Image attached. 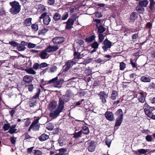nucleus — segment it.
<instances>
[{"instance_id": "obj_1", "label": "nucleus", "mask_w": 155, "mask_h": 155, "mask_svg": "<svg viewBox=\"0 0 155 155\" xmlns=\"http://www.w3.org/2000/svg\"><path fill=\"white\" fill-rule=\"evenodd\" d=\"M64 101L61 98H60L58 101V106L57 109L53 112L49 114L50 117L54 118L58 117L59 114L62 111L64 107Z\"/></svg>"}, {"instance_id": "obj_2", "label": "nucleus", "mask_w": 155, "mask_h": 155, "mask_svg": "<svg viewBox=\"0 0 155 155\" xmlns=\"http://www.w3.org/2000/svg\"><path fill=\"white\" fill-rule=\"evenodd\" d=\"M9 4L12 6L9 9V12L12 15L17 14L20 12L21 6L18 2L16 1L10 2Z\"/></svg>"}, {"instance_id": "obj_3", "label": "nucleus", "mask_w": 155, "mask_h": 155, "mask_svg": "<svg viewBox=\"0 0 155 155\" xmlns=\"http://www.w3.org/2000/svg\"><path fill=\"white\" fill-rule=\"evenodd\" d=\"M143 108L146 115L151 118L153 114L152 111L155 110V108L150 106L146 102L143 106Z\"/></svg>"}, {"instance_id": "obj_4", "label": "nucleus", "mask_w": 155, "mask_h": 155, "mask_svg": "<svg viewBox=\"0 0 155 155\" xmlns=\"http://www.w3.org/2000/svg\"><path fill=\"white\" fill-rule=\"evenodd\" d=\"M47 12L42 14L39 17L40 19H43V23L45 25H48L51 21V19Z\"/></svg>"}, {"instance_id": "obj_5", "label": "nucleus", "mask_w": 155, "mask_h": 155, "mask_svg": "<svg viewBox=\"0 0 155 155\" xmlns=\"http://www.w3.org/2000/svg\"><path fill=\"white\" fill-rule=\"evenodd\" d=\"M39 118L35 119L32 123L28 129V131H30L31 129L35 131L38 130L40 127V125L38 124Z\"/></svg>"}, {"instance_id": "obj_6", "label": "nucleus", "mask_w": 155, "mask_h": 155, "mask_svg": "<svg viewBox=\"0 0 155 155\" xmlns=\"http://www.w3.org/2000/svg\"><path fill=\"white\" fill-rule=\"evenodd\" d=\"M136 97L137 98L139 102L141 103H144L146 101L145 96L143 92H138L136 94Z\"/></svg>"}, {"instance_id": "obj_7", "label": "nucleus", "mask_w": 155, "mask_h": 155, "mask_svg": "<svg viewBox=\"0 0 155 155\" xmlns=\"http://www.w3.org/2000/svg\"><path fill=\"white\" fill-rule=\"evenodd\" d=\"M103 44L102 48L104 51H107L108 49L110 48L112 46V43L107 39H106L104 41Z\"/></svg>"}, {"instance_id": "obj_8", "label": "nucleus", "mask_w": 155, "mask_h": 155, "mask_svg": "<svg viewBox=\"0 0 155 155\" xmlns=\"http://www.w3.org/2000/svg\"><path fill=\"white\" fill-rule=\"evenodd\" d=\"M74 95L72 91H68L67 92L65 95L63 96L61 98L63 101H64L65 102H67L69 101L71 97Z\"/></svg>"}, {"instance_id": "obj_9", "label": "nucleus", "mask_w": 155, "mask_h": 155, "mask_svg": "<svg viewBox=\"0 0 155 155\" xmlns=\"http://www.w3.org/2000/svg\"><path fill=\"white\" fill-rule=\"evenodd\" d=\"M98 95L103 104H105L106 102V99L108 97V94L104 91H102L98 94Z\"/></svg>"}, {"instance_id": "obj_10", "label": "nucleus", "mask_w": 155, "mask_h": 155, "mask_svg": "<svg viewBox=\"0 0 155 155\" xmlns=\"http://www.w3.org/2000/svg\"><path fill=\"white\" fill-rule=\"evenodd\" d=\"M57 105V102L55 101H51L49 106V109L52 112L54 111Z\"/></svg>"}, {"instance_id": "obj_11", "label": "nucleus", "mask_w": 155, "mask_h": 155, "mask_svg": "<svg viewBox=\"0 0 155 155\" xmlns=\"http://www.w3.org/2000/svg\"><path fill=\"white\" fill-rule=\"evenodd\" d=\"M58 48L59 47L58 45L53 46L50 45L46 48V51L48 53H51L57 51Z\"/></svg>"}, {"instance_id": "obj_12", "label": "nucleus", "mask_w": 155, "mask_h": 155, "mask_svg": "<svg viewBox=\"0 0 155 155\" xmlns=\"http://www.w3.org/2000/svg\"><path fill=\"white\" fill-rule=\"evenodd\" d=\"M47 52V51H46V49L44 50L41 51L39 54V56L42 59H47L49 56Z\"/></svg>"}, {"instance_id": "obj_13", "label": "nucleus", "mask_w": 155, "mask_h": 155, "mask_svg": "<svg viewBox=\"0 0 155 155\" xmlns=\"http://www.w3.org/2000/svg\"><path fill=\"white\" fill-rule=\"evenodd\" d=\"M64 38L61 37L54 38L52 40L54 43L57 44H60L64 42Z\"/></svg>"}, {"instance_id": "obj_14", "label": "nucleus", "mask_w": 155, "mask_h": 155, "mask_svg": "<svg viewBox=\"0 0 155 155\" xmlns=\"http://www.w3.org/2000/svg\"><path fill=\"white\" fill-rule=\"evenodd\" d=\"M73 60H68L66 62L65 65L64 66L65 67L64 69L65 71L68 70L73 66L74 63Z\"/></svg>"}, {"instance_id": "obj_15", "label": "nucleus", "mask_w": 155, "mask_h": 155, "mask_svg": "<svg viewBox=\"0 0 155 155\" xmlns=\"http://www.w3.org/2000/svg\"><path fill=\"white\" fill-rule=\"evenodd\" d=\"M105 117L109 120L112 121L114 119V114L111 112L107 111L105 114Z\"/></svg>"}, {"instance_id": "obj_16", "label": "nucleus", "mask_w": 155, "mask_h": 155, "mask_svg": "<svg viewBox=\"0 0 155 155\" xmlns=\"http://www.w3.org/2000/svg\"><path fill=\"white\" fill-rule=\"evenodd\" d=\"M33 80V78L30 75H26L23 78V81L26 83H29Z\"/></svg>"}, {"instance_id": "obj_17", "label": "nucleus", "mask_w": 155, "mask_h": 155, "mask_svg": "<svg viewBox=\"0 0 155 155\" xmlns=\"http://www.w3.org/2000/svg\"><path fill=\"white\" fill-rule=\"evenodd\" d=\"M96 147L95 143L91 141L89 143L88 149V151L90 152H92L94 151Z\"/></svg>"}, {"instance_id": "obj_18", "label": "nucleus", "mask_w": 155, "mask_h": 155, "mask_svg": "<svg viewBox=\"0 0 155 155\" xmlns=\"http://www.w3.org/2000/svg\"><path fill=\"white\" fill-rule=\"evenodd\" d=\"M137 14L136 13L134 12L132 13L130 18V22H133L137 18Z\"/></svg>"}, {"instance_id": "obj_19", "label": "nucleus", "mask_w": 155, "mask_h": 155, "mask_svg": "<svg viewBox=\"0 0 155 155\" xmlns=\"http://www.w3.org/2000/svg\"><path fill=\"white\" fill-rule=\"evenodd\" d=\"M48 138L49 136L45 134H42L38 138L39 140L41 141L46 140L48 139Z\"/></svg>"}, {"instance_id": "obj_20", "label": "nucleus", "mask_w": 155, "mask_h": 155, "mask_svg": "<svg viewBox=\"0 0 155 155\" xmlns=\"http://www.w3.org/2000/svg\"><path fill=\"white\" fill-rule=\"evenodd\" d=\"M116 115L118 117L117 118H123V113L122 109H118L116 113Z\"/></svg>"}, {"instance_id": "obj_21", "label": "nucleus", "mask_w": 155, "mask_h": 155, "mask_svg": "<svg viewBox=\"0 0 155 155\" xmlns=\"http://www.w3.org/2000/svg\"><path fill=\"white\" fill-rule=\"evenodd\" d=\"M16 125H14L10 127V129L8 132L11 134L15 133L17 130V129H15Z\"/></svg>"}, {"instance_id": "obj_22", "label": "nucleus", "mask_w": 155, "mask_h": 155, "mask_svg": "<svg viewBox=\"0 0 155 155\" xmlns=\"http://www.w3.org/2000/svg\"><path fill=\"white\" fill-rule=\"evenodd\" d=\"M41 92V89L40 88H37V92L35 94L33 97L30 98V99L32 100L34 99H36L38 97Z\"/></svg>"}, {"instance_id": "obj_23", "label": "nucleus", "mask_w": 155, "mask_h": 155, "mask_svg": "<svg viewBox=\"0 0 155 155\" xmlns=\"http://www.w3.org/2000/svg\"><path fill=\"white\" fill-rule=\"evenodd\" d=\"M63 82V80H60L58 81H57L54 84V86L55 87H61Z\"/></svg>"}, {"instance_id": "obj_24", "label": "nucleus", "mask_w": 155, "mask_h": 155, "mask_svg": "<svg viewBox=\"0 0 155 155\" xmlns=\"http://www.w3.org/2000/svg\"><path fill=\"white\" fill-rule=\"evenodd\" d=\"M32 68H29L25 69V71L29 74L35 75L36 74V72Z\"/></svg>"}, {"instance_id": "obj_25", "label": "nucleus", "mask_w": 155, "mask_h": 155, "mask_svg": "<svg viewBox=\"0 0 155 155\" xmlns=\"http://www.w3.org/2000/svg\"><path fill=\"white\" fill-rule=\"evenodd\" d=\"M148 3V1L147 0H143L139 2L138 5L142 7H146Z\"/></svg>"}, {"instance_id": "obj_26", "label": "nucleus", "mask_w": 155, "mask_h": 155, "mask_svg": "<svg viewBox=\"0 0 155 155\" xmlns=\"http://www.w3.org/2000/svg\"><path fill=\"white\" fill-rule=\"evenodd\" d=\"M117 95L118 93L116 91H113L111 94V98L112 100H115L116 99Z\"/></svg>"}, {"instance_id": "obj_27", "label": "nucleus", "mask_w": 155, "mask_h": 155, "mask_svg": "<svg viewBox=\"0 0 155 155\" xmlns=\"http://www.w3.org/2000/svg\"><path fill=\"white\" fill-rule=\"evenodd\" d=\"M61 15L58 13H55L53 16V18L55 21H58L61 18Z\"/></svg>"}, {"instance_id": "obj_28", "label": "nucleus", "mask_w": 155, "mask_h": 155, "mask_svg": "<svg viewBox=\"0 0 155 155\" xmlns=\"http://www.w3.org/2000/svg\"><path fill=\"white\" fill-rule=\"evenodd\" d=\"M140 80L142 81L145 82H149L151 81L149 77L145 76H143L141 77L140 78Z\"/></svg>"}, {"instance_id": "obj_29", "label": "nucleus", "mask_w": 155, "mask_h": 155, "mask_svg": "<svg viewBox=\"0 0 155 155\" xmlns=\"http://www.w3.org/2000/svg\"><path fill=\"white\" fill-rule=\"evenodd\" d=\"M150 8L151 10L153 11L155 9L154 5L155 2L154 0H150Z\"/></svg>"}, {"instance_id": "obj_30", "label": "nucleus", "mask_w": 155, "mask_h": 155, "mask_svg": "<svg viewBox=\"0 0 155 155\" xmlns=\"http://www.w3.org/2000/svg\"><path fill=\"white\" fill-rule=\"evenodd\" d=\"M32 18H29L26 19L24 21V24L26 26H29L31 24V21Z\"/></svg>"}, {"instance_id": "obj_31", "label": "nucleus", "mask_w": 155, "mask_h": 155, "mask_svg": "<svg viewBox=\"0 0 155 155\" xmlns=\"http://www.w3.org/2000/svg\"><path fill=\"white\" fill-rule=\"evenodd\" d=\"M136 9L137 11L140 13H143L144 11V9L143 7L139 5L136 7Z\"/></svg>"}, {"instance_id": "obj_32", "label": "nucleus", "mask_w": 155, "mask_h": 155, "mask_svg": "<svg viewBox=\"0 0 155 155\" xmlns=\"http://www.w3.org/2000/svg\"><path fill=\"white\" fill-rule=\"evenodd\" d=\"M123 118H117L116 119V122L115 124V127L119 126L121 124L123 120Z\"/></svg>"}, {"instance_id": "obj_33", "label": "nucleus", "mask_w": 155, "mask_h": 155, "mask_svg": "<svg viewBox=\"0 0 155 155\" xmlns=\"http://www.w3.org/2000/svg\"><path fill=\"white\" fill-rule=\"evenodd\" d=\"M17 49L19 51H24L26 49V47L24 46H22L21 45L18 44V45L17 47Z\"/></svg>"}, {"instance_id": "obj_34", "label": "nucleus", "mask_w": 155, "mask_h": 155, "mask_svg": "<svg viewBox=\"0 0 155 155\" xmlns=\"http://www.w3.org/2000/svg\"><path fill=\"white\" fill-rule=\"evenodd\" d=\"M98 31L99 34H102L105 30V28L102 25H100L98 27Z\"/></svg>"}, {"instance_id": "obj_35", "label": "nucleus", "mask_w": 155, "mask_h": 155, "mask_svg": "<svg viewBox=\"0 0 155 155\" xmlns=\"http://www.w3.org/2000/svg\"><path fill=\"white\" fill-rule=\"evenodd\" d=\"M95 37L94 35H92L91 36L86 38V41L88 42H92L94 39Z\"/></svg>"}, {"instance_id": "obj_36", "label": "nucleus", "mask_w": 155, "mask_h": 155, "mask_svg": "<svg viewBox=\"0 0 155 155\" xmlns=\"http://www.w3.org/2000/svg\"><path fill=\"white\" fill-rule=\"evenodd\" d=\"M83 133L85 134H87L89 133V131L88 127L86 126H84L83 128Z\"/></svg>"}, {"instance_id": "obj_37", "label": "nucleus", "mask_w": 155, "mask_h": 155, "mask_svg": "<svg viewBox=\"0 0 155 155\" xmlns=\"http://www.w3.org/2000/svg\"><path fill=\"white\" fill-rule=\"evenodd\" d=\"M49 72L52 73L55 72L57 69V67L55 66H52L51 68H48Z\"/></svg>"}, {"instance_id": "obj_38", "label": "nucleus", "mask_w": 155, "mask_h": 155, "mask_svg": "<svg viewBox=\"0 0 155 155\" xmlns=\"http://www.w3.org/2000/svg\"><path fill=\"white\" fill-rule=\"evenodd\" d=\"M84 41L82 40L77 39L76 40V44L78 46H81L83 45Z\"/></svg>"}, {"instance_id": "obj_39", "label": "nucleus", "mask_w": 155, "mask_h": 155, "mask_svg": "<svg viewBox=\"0 0 155 155\" xmlns=\"http://www.w3.org/2000/svg\"><path fill=\"white\" fill-rule=\"evenodd\" d=\"M58 80V77H56L55 78L49 80V81H48L47 83L48 84L53 83L54 85L55 82L56 81Z\"/></svg>"}, {"instance_id": "obj_40", "label": "nucleus", "mask_w": 155, "mask_h": 155, "mask_svg": "<svg viewBox=\"0 0 155 155\" xmlns=\"http://www.w3.org/2000/svg\"><path fill=\"white\" fill-rule=\"evenodd\" d=\"M30 100L29 102L30 107H34L35 106L36 103V100H34V99L32 100Z\"/></svg>"}, {"instance_id": "obj_41", "label": "nucleus", "mask_w": 155, "mask_h": 155, "mask_svg": "<svg viewBox=\"0 0 155 155\" xmlns=\"http://www.w3.org/2000/svg\"><path fill=\"white\" fill-rule=\"evenodd\" d=\"M38 8L40 11L42 12L45 11L46 10L45 6L41 4L38 5Z\"/></svg>"}, {"instance_id": "obj_42", "label": "nucleus", "mask_w": 155, "mask_h": 155, "mask_svg": "<svg viewBox=\"0 0 155 155\" xmlns=\"http://www.w3.org/2000/svg\"><path fill=\"white\" fill-rule=\"evenodd\" d=\"M74 59L75 60H76V59H79L81 58V56L80 54L78 53L77 52H74Z\"/></svg>"}, {"instance_id": "obj_43", "label": "nucleus", "mask_w": 155, "mask_h": 155, "mask_svg": "<svg viewBox=\"0 0 155 155\" xmlns=\"http://www.w3.org/2000/svg\"><path fill=\"white\" fill-rule=\"evenodd\" d=\"M31 27L32 30L36 31L38 29V26L37 24H33L31 26Z\"/></svg>"}, {"instance_id": "obj_44", "label": "nucleus", "mask_w": 155, "mask_h": 155, "mask_svg": "<svg viewBox=\"0 0 155 155\" xmlns=\"http://www.w3.org/2000/svg\"><path fill=\"white\" fill-rule=\"evenodd\" d=\"M138 153L140 154H143L146 153L148 151V150H145L143 149L138 150H137Z\"/></svg>"}, {"instance_id": "obj_45", "label": "nucleus", "mask_w": 155, "mask_h": 155, "mask_svg": "<svg viewBox=\"0 0 155 155\" xmlns=\"http://www.w3.org/2000/svg\"><path fill=\"white\" fill-rule=\"evenodd\" d=\"M68 16V12H65L62 16L61 19L62 20H66Z\"/></svg>"}, {"instance_id": "obj_46", "label": "nucleus", "mask_w": 155, "mask_h": 155, "mask_svg": "<svg viewBox=\"0 0 155 155\" xmlns=\"http://www.w3.org/2000/svg\"><path fill=\"white\" fill-rule=\"evenodd\" d=\"M9 44L14 47H17L18 44V43L14 41L9 42Z\"/></svg>"}, {"instance_id": "obj_47", "label": "nucleus", "mask_w": 155, "mask_h": 155, "mask_svg": "<svg viewBox=\"0 0 155 155\" xmlns=\"http://www.w3.org/2000/svg\"><path fill=\"white\" fill-rule=\"evenodd\" d=\"M130 64H131V65H132L133 67V68H136L137 69V64L136 63V61H135L134 62H133V61L132 59H130Z\"/></svg>"}, {"instance_id": "obj_48", "label": "nucleus", "mask_w": 155, "mask_h": 155, "mask_svg": "<svg viewBox=\"0 0 155 155\" xmlns=\"http://www.w3.org/2000/svg\"><path fill=\"white\" fill-rule=\"evenodd\" d=\"M33 154L35 155H42V152L39 150H34Z\"/></svg>"}, {"instance_id": "obj_49", "label": "nucleus", "mask_w": 155, "mask_h": 155, "mask_svg": "<svg viewBox=\"0 0 155 155\" xmlns=\"http://www.w3.org/2000/svg\"><path fill=\"white\" fill-rule=\"evenodd\" d=\"M82 131L81 130L78 132L75 133L74 134V137L75 138H77L80 137L82 134Z\"/></svg>"}, {"instance_id": "obj_50", "label": "nucleus", "mask_w": 155, "mask_h": 155, "mask_svg": "<svg viewBox=\"0 0 155 155\" xmlns=\"http://www.w3.org/2000/svg\"><path fill=\"white\" fill-rule=\"evenodd\" d=\"M59 153L61 155H64V153L67 150L65 148H61L59 150Z\"/></svg>"}, {"instance_id": "obj_51", "label": "nucleus", "mask_w": 155, "mask_h": 155, "mask_svg": "<svg viewBox=\"0 0 155 155\" xmlns=\"http://www.w3.org/2000/svg\"><path fill=\"white\" fill-rule=\"evenodd\" d=\"M99 44L97 42H94L91 45V47L93 48L97 49L98 48Z\"/></svg>"}, {"instance_id": "obj_52", "label": "nucleus", "mask_w": 155, "mask_h": 155, "mask_svg": "<svg viewBox=\"0 0 155 155\" xmlns=\"http://www.w3.org/2000/svg\"><path fill=\"white\" fill-rule=\"evenodd\" d=\"M33 68L35 70L40 68L39 64L38 63H35L33 65Z\"/></svg>"}, {"instance_id": "obj_53", "label": "nucleus", "mask_w": 155, "mask_h": 155, "mask_svg": "<svg viewBox=\"0 0 155 155\" xmlns=\"http://www.w3.org/2000/svg\"><path fill=\"white\" fill-rule=\"evenodd\" d=\"M99 40L100 42H101L104 39V36L102 34H99L98 35Z\"/></svg>"}, {"instance_id": "obj_54", "label": "nucleus", "mask_w": 155, "mask_h": 155, "mask_svg": "<svg viewBox=\"0 0 155 155\" xmlns=\"http://www.w3.org/2000/svg\"><path fill=\"white\" fill-rule=\"evenodd\" d=\"M93 15L96 18H100L102 16V15H101V13L99 12L95 13H94Z\"/></svg>"}, {"instance_id": "obj_55", "label": "nucleus", "mask_w": 155, "mask_h": 155, "mask_svg": "<svg viewBox=\"0 0 155 155\" xmlns=\"http://www.w3.org/2000/svg\"><path fill=\"white\" fill-rule=\"evenodd\" d=\"M40 68H44L47 67H48L49 65L48 64L44 62L41 63L39 64Z\"/></svg>"}, {"instance_id": "obj_56", "label": "nucleus", "mask_w": 155, "mask_h": 155, "mask_svg": "<svg viewBox=\"0 0 155 155\" xmlns=\"http://www.w3.org/2000/svg\"><path fill=\"white\" fill-rule=\"evenodd\" d=\"M120 70L122 71L124 70L125 68V64L123 62H122L120 63Z\"/></svg>"}, {"instance_id": "obj_57", "label": "nucleus", "mask_w": 155, "mask_h": 155, "mask_svg": "<svg viewBox=\"0 0 155 155\" xmlns=\"http://www.w3.org/2000/svg\"><path fill=\"white\" fill-rule=\"evenodd\" d=\"M25 120H26L25 121V127H28V126L31 123V121L30 120V119L28 118H27Z\"/></svg>"}, {"instance_id": "obj_58", "label": "nucleus", "mask_w": 155, "mask_h": 155, "mask_svg": "<svg viewBox=\"0 0 155 155\" xmlns=\"http://www.w3.org/2000/svg\"><path fill=\"white\" fill-rule=\"evenodd\" d=\"M10 127L9 124H5L3 127V128L5 130H7L10 128Z\"/></svg>"}, {"instance_id": "obj_59", "label": "nucleus", "mask_w": 155, "mask_h": 155, "mask_svg": "<svg viewBox=\"0 0 155 155\" xmlns=\"http://www.w3.org/2000/svg\"><path fill=\"white\" fill-rule=\"evenodd\" d=\"M74 23V21L72 19H69L67 22L66 24L72 25Z\"/></svg>"}, {"instance_id": "obj_60", "label": "nucleus", "mask_w": 155, "mask_h": 155, "mask_svg": "<svg viewBox=\"0 0 155 155\" xmlns=\"http://www.w3.org/2000/svg\"><path fill=\"white\" fill-rule=\"evenodd\" d=\"M36 45L34 44L29 43L28 44V47L29 48H33L35 47Z\"/></svg>"}, {"instance_id": "obj_61", "label": "nucleus", "mask_w": 155, "mask_h": 155, "mask_svg": "<svg viewBox=\"0 0 155 155\" xmlns=\"http://www.w3.org/2000/svg\"><path fill=\"white\" fill-rule=\"evenodd\" d=\"M111 140H109L108 138H106V139L105 143L108 146V147H110V145L111 144Z\"/></svg>"}, {"instance_id": "obj_62", "label": "nucleus", "mask_w": 155, "mask_h": 155, "mask_svg": "<svg viewBox=\"0 0 155 155\" xmlns=\"http://www.w3.org/2000/svg\"><path fill=\"white\" fill-rule=\"evenodd\" d=\"M47 128L49 130H52L53 129V127L51 124L49 123L47 125Z\"/></svg>"}, {"instance_id": "obj_63", "label": "nucleus", "mask_w": 155, "mask_h": 155, "mask_svg": "<svg viewBox=\"0 0 155 155\" xmlns=\"http://www.w3.org/2000/svg\"><path fill=\"white\" fill-rule=\"evenodd\" d=\"M54 0H48L47 3L49 5H52L54 4Z\"/></svg>"}, {"instance_id": "obj_64", "label": "nucleus", "mask_w": 155, "mask_h": 155, "mask_svg": "<svg viewBox=\"0 0 155 155\" xmlns=\"http://www.w3.org/2000/svg\"><path fill=\"white\" fill-rule=\"evenodd\" d=\"M146 139L148 141H151L152 139L151 136L150 135H147L146 137Z\"/></svg>"}]
</instances>
